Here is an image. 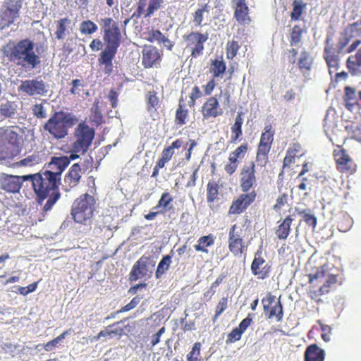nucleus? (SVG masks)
I'll return each mask as SVG.
<instances>
[{"label":"nucleus","mask_w":361,"mask_h":361,"mask_svg":"<svg viewBox=\"0 0 361 361\" xmlns=\"http://www.w3.org/2000/svg\"><path fill=\"white\" fill-rule=\"evenodd\" d=\"M146 6L145 0H140L137 10L132 14L131 18L138 19L140 18Z\"/></svg>","instance_id":"6e6d98bb"},{"label":"nucleus","mask_w":361,"mask_h":361,"mask_svg":"<svg viewBox=\"0 0 361 361\" xmlns=\"http://www.w3.org/2000/svg\"><path fill=\"white\" fill-rule=\"evenodd\" d=\"M114 25H118V24L112 18H105L102 19V26L104 30L111 29V27H114Z\"/></svg>","instance_id":"bf43d9fd"},{"label":"nucleus","mask_w":361,"mask_h":361,"mask_svg":"<svg viewBox=\"0 0 361 361\" xmlns=\"http://www.w3.org/2000/svg\"><path fill=\"white\" fill-rule=\"evenodd\" d=\"M98 29L97 25L91 20H85L80 23V30L81 33L91 35Z\"/></svg>","instance_id":"473e14b6"},{"label":"nucleus","mask_w":361,"mask_h":361,"mask_svg":"<svg viewBox=\"0 0 361 361\" xmlns=\"http://www.w3.org/2000/svg\"><path fill=\"white\" fill-rule=\"evenodd\" d=\"M19 345L17 344H13L11 343H5L2 345V349L6 353L11 354L12 356L15 355V353L20 350Z\"/></svg>","instance_id":"864d4df0"},{"label":"nucleus","mask_w":361,"mask_h":361,"mask_svg":"<svg viewBox=\"0 0 361 361\" xmlns=\"http://www.w3.org/2000/svg\"><path fill=\"white\" fill-rule=\"evenodd\" d=\"M273 317H276L277 322H280L283 319V307H282L280 300H279L276 302V304L273 307H271V308L269 311L268 318L271 319Z\"/></svg>","instance_id":"2f4dec72"},{"label":"nucleus","mask_w":361,"mask_h":361,"mask_svg":"<svg viewBox=\"0 0 361 361\" xmlns=\"http://www.w3.org/2000/svg\"><path fill=\"white\" fill-rule=\"evenodd\" d=\"M312 63V59L310 54L306 51H302L298 61L299 68L301 70L305 69L307 71H310Z\"/></svg>","instance_id":"7c9ffc66"},{"label":"nucleus","mask_w":361,"mask_h":361,"mask_svg":"<svg viewBox=\"0 0 361 361\" xmlns=\"http://www.w3.org/2000/svg\"><path fill=\"white\" fill-rule=\"evenodd\" d=\"M200 347L201 344L198 342L193 345L191 352H190L187 355L188 361H199Z\"/></svg>","instance_id":"ea45409f"},{"label":"nucleus","mask_w":361,"mask_h":361,"mask_svg":"<svg viewBox=\"0 0 361 361\" xmlns=\"http://www.w3.org/2000/svg\"><path fill=\"white\" fill-rule=\"evenodd\" d=\"M295 154L292 149L288 150L287 154L283 159V167L288 166L294 162Z\"/></svg>","instance_id":"13d9d810"},{"label":"nucleus","mask_w":361,"mask_h":361,"mask_svg":"<svg viewBox=\"0 0 361 361\" xmlns=\"http://www.w3.org/2000/svg\"><path fill=\"white\" fill-rule=\"evenodd\" d=\"M171 264V256L170 255L164 256L158 264L155 273L156 279H161L162 276L169 269Z\"/></svg>","instance_id":"5701e85b"},{"label":"nucleus","mask_w":361,"mask_h":361,"mask_svg":"<svg viewBox=\"0 0 361 361\" xmlns=\"http://www.w3.org/2000/svg\"><path fill=\"white\" fill-rule=\"evenodd\" d=\"M223 111L219 108V104L216 97H210L202 106V114L204 118L213 117L221 115Z\"/></svg>","instance_id":"f8f14e48"},{"label":"nucleus","mask_w":361,"mask_h":361,"mask_svg":"<svg viewBox=\"0 0 361 361\" xmlns=\"http://www.w3.org/2000/svg\"><path fill=\"white\" fill-rule=\"evenodd\" d=\"M171 201L172 198L170 197L169 194L168 192H164L159 200L157 207H161L166 210L167 209L171 208L169 207V205Z\"/></svg>","instance_id":"8fccbe9b"},{"label":"nucleus","mask_w":361,"mask_h":361,"mask_svg":"<svg viewBox=\"0 0 361 361\" xmlns=\"http://www.w3.org/2000/svg\"><path fill=\"white\" fill-rule=\"evenodd\" d=\"M148 40L151 42H157L159 44H162L164 47H166L169 50H171L174 43L172 42L169 38L165 37L159 30H153L149 33Z\"/></svg>","instance_id":"aec40b11"},{"label":"nucleus","mask_w":361,"mask_h":361,"mask_svg":"<svg viewBox=\"0 0 361 361\" xmlns=\"http://www.w3.org/2000/svg\"><path fill=\"white\" fill-rule=\"evenodd\" d=\"M198 243L195 245V248L197 251L207 252L206 247H209L214 243L212 238L210 236H203L198 240Z\"/></svg>","instance_id":"f704fd0d"},{"label":"nucleus","mask_w":361,"mask_h":361,"mask_svg":"<svg viewBox=\"0 0 361 361\" xmlns=\"http://www.w3.org/2000/svg\"><path fill=\"white\" fill-rule=\"evenodd\" d=\"M35 43L29 39L17 42H9L2 49L4 56L25 69H34L41 62L40 57L34 51Z\"/></svg>","instance_id":"f03ea898"},{"label":"nucleus","mask_w":361,"mask_h":361,"mask_svg":"<svg viewBox=\"0 0 361 361\" xmlns=\"http://www.w3.org/2000/svg\"><path fill=\"white\" fill-rule=\"evenodd\" d=\"M271 128L270 126H266V130L262 134L259 143L271 146L273 141V134L270 132Z\"/></svg>","instance_id":"79ce46f5"},{"label":"nucleus","mask_w":361,"mask_h":361,"mask_svg":"<svg viewBox=\"0 0 361 361\" xmlns=\"http://www.w3.org/2000/svg\"><path fill=\"white\" fill-rule=\"evenodd\" d=\"M74 137L73 152L69 157L66 156L70 161L79 158L78 153L84 154L87 151L94 137V130L83 122L80 123L75 129Z\"/></svg>","instance_id":"20e7f679"},{"label":"nucleus","mask_w":361,"mask_h":361,"mask_svg":"<svg viewBox=\"0 0 361 361\" xmlns=\"http://www.w3.org/2000/svg\"><path fill=\"white\" fill-rule=\"evenodd\" d=\"M304 5L301 2L294 1L293 8L291 12L290 17L293 20H298L302 12Z\"/></svg>","instance_id":"a19ab883"},{"label":"nucleus","mask_w":361,"mask_h":361,"mask_svg":"<svg viewBox=\"0 0 361 361\" xmlns=\"http://www.w3.org/2000/svg\"><path fill=\"white\" fill-rule=\"evenodd\" d=\"M82 167L79 163H75L71 168L68 174L64 178V184L63 187L66 191H69L71 188L76 186L80 178Z\"/></svg>","instance_id":"9b49d317"},{"label":"nucleus","mask_w":361,"mask_h":361,"mask_svg":"<svg viewBox=\"0 0 361 361\" xmlns=\"http://www.w3.org/2000/svg\"><path fill=\"white\" fill-rule=\"evenodd\" d=\"M118 48L106 46L104 51H102L100 57L99 58V62L100 64L109 63L112 62L114 58Z\"/></svg>","instance_id":"bb28decb"},{"label":"nucleus","mask_w":361,"mask_h":361,"mask_svg":"<svg viewBox=\"0 0 361 361\" xmlns=\"http://www.w3.org/2000/svg\"><path fill=\"white\" fill-rule=\"evenodd\" d=\"M33 114L38 118H44L47 117V112L42 104H37L32 108Z\"/></svg>","instance_id":"09e8293b"},{"label":"nucleus","mask_w":361,"mask_h":361,"mask_svg":"<svg viewBox=\"0 0 361 361\" xmlns=\"http://www.w3.org/2000/svg\"><path fill=\"white\" fill-rule=\"evenodd\" d=\"M18 105L15 102L3 101L0 103V121L13 118L17 112Z\"/></svg>","instance_id":"dca6fc26"},{"label":"nucleus","mask_w":361,"mask_h":361,"mask_svg":"<svg viewBox=\"0 0 361 361\" xmlns=\"http://www.w3.org/2000/svg\"><path fill=\"white\" fill-rule=\"evenodd\" d=\"M255 164L245 165L240 172V187L243 192L248 191L255 183Z\"/></svg>","instance_id":"1a4fd4ad"},{"label":"nucleus","mask_w":361,"mask_h":361,"mask_svg":"<svg viewBox=\"0 0 361 361\" xmlns=\"http://www.w3.org/2000/svg\"><path fill=\"white\" fill-rule=\"evenodd\" d=\"M302 30L298 25H295L290 35V44L292 46H298L302 39Z\"/></svg>","instance_id":"4c0bfd02"},{"label":"nucleus","mask_w":361,"mask_h":361,"mask_svg":"<svg viewBox=\"0 0 361 361\" xmlns=\"http://www.w3.org/2000/svg\"><path fill=\"white\" fill-rule=\"evenodd\" d=\"M242 334V331L239 330L238 328L233 329L232 331L228 335L226 343H233L239 341L241 338Z\"/></svg>","instance_id":"3c124183"},{"label":"nucleus","mask_w":361,"mask_h":361,"mask_svg":"<svg viewBox=\"0 0 361 361\" xmlns=\"http://www.w3.org/2000/svg\"><path fill=\"white\" fill-rule=\"evenodd\" d=\"M212 69L214 76L219 77L226 71V63L223 61L214 60L212 61Z\"/></svg>","instance_id":"e433bc0d"},{"label":"nucleus","mask_w":361,"mask_h":361,"mask_svg":"<svg viewBox=\"0 0 361 361\" xmlns=\"http://www.w3.org/2000/svg\"><path fill=\"white\" fill-rule=\"evenodd\" d=\"M35 163H37L35 157H28L25 158L19 161V164L21 166H33Z\"/></svg>","instance_id":"69168bd1"},{"label":"nucleus","mask_w":361,"mask_h":361,"mask_svg":"<svg viewBox=\"0 0 361 361\" xmlns=\"http://www.w3.org/2000/svg\"><path fill=\"white\" fill-rule=\"evenodd\" d=\"M247 150V145L243 144L239 146L234 152H233L235 154V156L238 157L239 159H243L245 153Z\"/></svg>","instance_id":"052dcab7"},{"label":"nucleus","mask_w":361,"mask_h":361,"mask_svg":"<svg viewBox=\"0 0 361 361\" xmlns=\"http://www.w3.org/2000/svg\"><path fill=\"white\" fill-rule=\"evenodd\" d=\"M203 12L202 10L197 9L194 15L193 21L197 25H200L203 20Z\"/></svg>","instance_id":"774afa93"},{"label":"nucleus","mask_w":361,"mask_h":361,"mask_svg":"<svg viewBox=\"0 0 361 361\" xmlns=\"http://www.w3.org/2000/svg\"><path fill=\"white\" fill-rule=\"evenodd\" d=\"M109 99L111 103L112 107L116 108L118 104V94L115 90H111L109 92Z\"/></svg>","instance_id":"0e129e2a"},{"label":"nucleus","mask_w":361,"mask_h":361,"mask_svg":"<svg viewBox=\"0 0 361 361\" xmlns=\"http://www.w3.org/2000/svg\"><path fill=\"white\" fill-rule=\"evenodd\" d=\"M173 154L174 151L172 150L171 147H168L163 150L161 153V157L169 161L171 159Z\"/></svg>","instance_id":"338daca9"},{"label":"nucleus","mask_w":361,"mask_h":361,"mask_svg":"<svg viewBox=\"0 0 361 361\" xmlns=\"http://www.w3.org/2000/svg\"><path fill=\"white\" fill-rule=\"evenodd\" d=\"M255 197L256 193L255 192L241 195L233 202L230 207L229 213L233 214L242 213L252 202H254Z\"/></svg>","instance_id":"9d476101"},{"label":"nucleus","mask_w":361,"mask_h":361,"mask_svg":"<svg viewBox=\"0 0 361 361\" xmlns=\"http://www.w3.org/2000/svg\"><path fill=\"white\" fill-rule=\"evenodd\" d=\"M292 221L293 219L288 216L283 220L281 224L279 225V228L276 231V234L279 239L284 240L287 238L289 235Z\"/></svg>","instance_id":"393cba45"},{"label":"nucleus","mask_w":361,"mask_h":361,"mask_svg":"<svg viewBox=\"0 0 361 361\" xmlns=\"http://www.w3.org/2000/svg\"><path fill=\"white\" fill-rule=\"evenodd\" d=\"M115 324L108 326L105 329L100 331L98 335L94 337L96 341L102 338H112L114 336H121L123 334V329L120 326L114 327Z\"/></svg>","instance_id":"412c9836"},{"label":"nucleus","mask_w":361,"mask_h":361,"mask_svg":"<svg viewBox=\"0 0 361 361\" xmlns=\"http://www.w3.org/2000/svg\"><path fill=\"white\" fill-rule=\"evenodd\" d=\"M295 210L299 213V214L302 215V219L305 222L312 227V229L314 230L317 224V219L314 214H312L311 209H306L302 210H299V209L296 208Z\"/></svg>","instance_id":"c85d7f7f"},{"label":"nucleus","mask_w":361,"mask_h":361,"mask_svg":"<svg viewBox=\"0 0 361 361\" xmlns=\"http://www.w3.org/2000/svg\"><path fill=\"white\" fill-rule=\"evenodd\" d=\"M188 114L187 110H183L182 109L181 105L179 106V108L176 111V118L178 124L183 125L185 123V118Z\"/></svg>","instance_id":"5fc2aeb1"},{"label":"nucleus","mask_w":361,"mask_h":361,"mask_svg":"<svg viewBox=\"0 0 361 361\" xmlns=\"http://www.w3.org/2000/svg\"><path fill=\"white\" fill-rule=\"evenodd\" d=\"M18 90L27 96H42L46 94L48 92L45 82L42 80H39V78L21 81Z\"/></svg>","instance_id":"0eeeda50"},{"label":"nucleus","mask_w":361,"mask_h":361,"mask_svg":"<svg viewBox=\"0 0 361 361\" xmlns=\"http://www.w3.org/2000/svg\"><path fill=\"white\" fill-rule=\"evenodd\" d=\"M351 161L352 159L347 152L344 149L341 150L340 157L336 160L338 169L341 171H348L350 170L348 163Z\"/></svg>","instance_id":"c756f323"},{"label":"nucleus","mask_w":361,"mask_h":361,"mask_svg":"<svg viewBox=\"0 0 361 361\" xmlns=\"http://www.w3.org/2000/svg\"><path fill=\"white\" fill-rule=\"evenodd\" d=\"M325 352L316 344L309 345L305 352V361H324Z\"/></svg>","instance_id":"6ab92c4d"},{"label":"nucleus","mask_w":361,"mask_h":361,"mask_svg":"<svg viewBox=\"0 0 361 361\" xmlns=\"http://www.w3.org/2000/svg\"><path fill=\"white\" fill-rule=\"evenodd\" d=\"M141 299H142V297H140L138 295L135 296V298H133L131 300V301L129 303H128L126 305L123 307L119 311H118V313L128 312V311L133 310L139 304Z\"/></svg>","instance_id":"49530a36"},{"label":"nucleus","mask_w":361,"mask_h":361,"mask_svg":"<svg viewBox=\"0 0 361 361\" xmlns=\"http://www.w3.org/2000/svg\"><path fill=\"white\" fill-rule=\"evenodd\" d=\"M78 121L75 115L67 111L54 112L43 126V128L56 140L65 138L70 128Z\"/></svg>","instance_id":"7ed1b4c3"},{"label":"nucleus","mask_w":361,"mask_h":361,"mask_svg":"<svg viewBox=\"0 0 361 361\" xmlns=\"http://www.w3.org/2000/svg\"><path fill=\"white\" fill-rule=\"evenodd\" d=\"M21 6L22 4L20 0H10L8 3V10L13 17H16V15L18 14Z\"/></svg>","instance_id":"c03bdc74"},{"label":"nucleus","mask_w":361,"mask_h":361,"mask_svg":"<svg viewBox=\"0 0 361 361\" xmlns=\"http://www.w3.org/2000/svg\"><path fill=\"white\" fill-rule=\"evenodd\" d=\"M227 302L228 300L226 298H222L219 303L216 305V312L214 317V321H215L222 313L226 309L227 307Z\"/></svg>","instance_id":"a18cd8bd"},{"label":"nucleus","mask_w":361,"mask_h":361,"mask_svg":"<svg viewBox=\"0 0 361 361\" xmlns=\"http://www.w3.org/2000/svg\"><path fill=\"white\" fill-rule=\"evenodd\" d=\"M68 334V331H64L63 334H61L60 336H59L58 337H56V338L53 339L52 341L47 343L44 345V349L47 350V351H51L53 349L55 348V347L56 346V345L60 342L62 340H63L66 337V336Z\"/></svg>","instance_id":"37998d69"},{"label":"nucleus","mask_w":361,"mask_h":361,"mask_svg":"<svg viewBox=\"0 0 361 361\" xmlns=\"http://www.w3.org/2000/svg\"><path fill=\"white\" fill-rule=\"evenodd\" d=\"M104 40L106 46L118 48L121 37L118 25H114L111 29L104 30Z\"/></svg>","instance_id":"2eb2a0df"},{"label":"nucleus","mask_w":361,"mask_h":361,"mask_svg":"<svg viewBox=\"0 0 361 361\" xmlns=\"http://www.w3.org/2000/svg\"><path fill=\"white\" fill-rule=\"evenodd\" d=\"M275 298H276L275 296H274L271 294H269L266 298H264L262 300V303L263 304V308H264V312L268 311L269 305H271L274 302Z\"/></svg>","instance_id":"4d7b16f0"},{"label":"nucleus","mask_w":361,"mask_h":361,"mask_svg":"<svg viewBox=\"0 0 361 361\" xmlns=\"http://www.w3.org/2000/svg\"><path fill=\"white\" fill-rule=\"evenodd\" d=\"M95 200L93 196L85 194L73 204L71 215L76 223L85 224L92 216Z\"/></svg>","instance_id":"39448f33"},{"label":"nucleus","mask_w":361,"mask_h":361,"mask_svg":"<svg viewBox=\"0 0 361 361\" xmlns=\"http://www.w3.org/2000/svg\"><path fill=\"white\" fill-rule=\"evenodd\" d=\"M242 112H238L235 119V123L231 127V142L235 143L239 137L242 135V125L243 120L242 118Z\"/></svg>","instance_id":"b1692460"},{"label":"nucleus","mask_w":361,"mask_h":361,"mask_svg":"<svg viewBox=\"0 0 361 361\" xmlns=\"http://www.w3.org/2000/svg\"><path fill=\"white\" fill-rule=\"evenodd\" d=\"M163 3V0H149L145 17H151L155 11H158L161 7Z\"/></svg>","instance_id":"c9c22d12"},{"label":"nucleus","mask_w":361,"mask_h":361,"mask_svg":"<svg viewBox=\"0 0 361 361\" xmlns=\"http://www.w3.org/2000/svg\"><path fill=\"white\" fill-rule=\"evenodd\" d=\"M154 264H151L150 259L146 256L141 257L133 265L129 279L135 281L138 279H149L153 272Z\"/></svg>","instance_id":"423d86ee"},{"label":"nucleus","mask_w":361,"mask_h":361,"mask_svg":"<svg viewBox=\"0 0 361 361\" xmlns=\"http://www.w3.org/2000/svg\"><path fill=\"white\" fill-rule=\"evenodd\" d=\"M325 53H326L325 59H326V61L328 66L329 67H334V66H336L337 65V61L335 59V56L334 55L329 54L327 53V49L326 48H325Z\"/></svg>","instance_id":"e2e57ef3"},{"label":"nucleus","mask_w":361,"mask_h":361,"mask_svg":"<svg viewBox=\"0 0 361 361\" xmlns=\"http://www.w3.org/2000/svg\"><path fill=\"white\" fill-rule=\"evenodd\" d=\"M251 314H249L248 316L245 318L244 319H243L241 321V322L240 323L238 329L240 331H242V332L243 333L246 329L250 325L252 321V319L250 317Z\"/></svg>","instance_id":"680f3d73"},{"label":"nucleus","mask_w":361,"mask_h":361,"mask_svg":"<svg viewBox=\"0 0 361 361\" xmlns=\"http://www.w3.org/2000/svg\"><path fill=\"white\" fill-rule=\"evenodd\" d=\"M264 262V259L260 257L259 252H257L251 264V270L252 274L258 276L259 279H264L266 276V272L263 271L264 268H262Z\"/></svg>","instance_id":"4be33fe9"},{"label":"nucleus","mask_w":361,"mask_h":361,"mask_svg":"<svg viewBox=\"0 0 361 361\" xmlns=\"http://www.w3.org/2000/svg\"><path fill=\"white\" fill-rule=\"evenodd\" d=\"M235 4V18L238 23L248 24L250 19L248 16V7L245 0H233Z\"/></svg>","instance_id":"4468645a"},{"label":"nucleus","mask_w":361,"mask_h":361,"mask_svg":"<svg viewBox=\"0 0 361 361\" xmlns=\"http://www.w3.org/2000/svg\"><path fill=\"white\" fill-rule=\"evenodd\" d=\"M346 65H347L348 68L350 71H352L353 73L357 67L361 66V63H360L358 61V58L357 57V54H355V56H351L348 59Z\"/></svg>","instance_id":"de8ad7c7"},{"label":"nucleus","mask_w":361,"mask_h":361,"mask_svg":"<svg viewBox=\"0 0 361 361\" xmlns=\"http://www.w3.org/2000/svg\"><path fill=\"white\" fill-rule=\"evenodd\" d=\"M159 59L157 49L153 47H145L142 50V63L145 68L152 67Z\"/></svg>","instance_id":"f3484780"},{"label":"nucleus","mask_w":361,"mask_h":361,"mask_svg":"<svg viewBox=\"0 0 361 361\" xmlns=\"http://www.w3.org/2000/svg\"><path fill=\"white\" fill-rule=\"evenodd\" d=\"M207 201L213 202L219 194V184L215 181H209L207 184Z\"/></svg>","instance_id":"72a5a7b5"},{"label":"nucleus","mask_w":361,"mask_h":361,"mask_svg":"<svg viewBox=\"0 0 361 361\" xmlns=\"http://www.w3.org/2000/svg\"><path fill=\"white\" fill-rule=\"evenodd\" d=\"M1 187L6 192H18L21 188L20 178H17V176L3 174Z\"/></svg>","instance_id":"ddd939ff"},{"label":"nucleus","mask_w":361,"mask_h":361,"mask_svg":"<svg viewBox=\"0 0 361 361\" xmlns=\"http://www.w3.org/2000/svg\"><path fill=\"white\" fill-rule=\"evenodd\" d=\"M147 109L150 111L152 108L155 109L158 105L159 100L156 94L153 92H149L147 94Z\"/></svg>","instance_id":"603ef678"},{"label":"nucleus","mask_w":361,"mask_h":361,"mask_svg":"<svg viewBox=\"0 0 361 361\" xmlns=\"http://www.w3.org/2000/svg\"><path fill=\"white\" fill-rule=\"evenodd\" d=\"M236 226L233 225L229 231V249L234 255L243 253V240L235 233Z\"/></svg>","instance_id":"a211bd4d"},{"label":"nucleus","mask_w":361,"mask_h":361,"mask_svg":"<svg viewBox=\"0 0 361 361\" xmlns=\"http://www.w3.org/2000/svg\"><path fill=\"white\" fill-rule=\"evenodd\" d=\"M70 164V159L66 156L54 157L44 171L37 173L33 180V189L39 200V203L48 198L43 210H51L54 204L59 200L61 193L59 190V183L64 169Z\"/></svg>","instance_id":"f257e3e1"},{"label":"nucleus","mask_w":361,"mask_h":361,"mask_svg":"<svg viewBox=\"0 0 361 361\" xmlns=\"http://www.w3.org/2000/svg\"><path fill=\"white\" fill-rule=\"evenodd\" d=\"M71 20L64 18L56 21V30L55 32L56 37L59 39H63L66 37V32L68 27L71 25Z\"/></svg>","instance_id":"a878e982"},{"label":"nucleus","mask_w":361,"mask_h":361,"mask_svg":"<svg viewBox=\"0 0 361 361\" xmlns=\"http://www.w3.org/2000/svg\"><path fill=\"white\" fill-rule=\"evenodd\" d=\"M188 44L193 45L191 56L196 58L202 54L204 43L208 39V34L192 32L186 37Z\"/></svg>","instance_id":"6e6552de"},{"label":"nucleus","mask_w":361,"mask_h":361,"mask_svg":"<svg viewBox=\"0 0 361 361\" xmlns=\"http://www.w3.org/2000/svg\"><path fill=\"white\" fill-rule=\"evenodd\" d=\"M240 48L238 43L234 40L228 42L226 45V54L228 59H233Z\"/></svg>","instance_id":"58836bf2"},{"label":"nucleus","mask_w":361,"mask_h":361,"mask_svg":"<svg viewBox=\"0 0 361 361\" xmlns=\"http://www.w3.org/2000/svg\"><path fill=\"white\" fill-rule=\"evenodd\" d=\"M345 107L350 111H353L355 105L357 104L355 91L350 87L345 88Z\"/></svg>","instance_id":"cd10ccee"}]
</instances>
